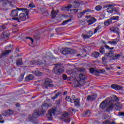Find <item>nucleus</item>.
Returning a JSON list of instances; mask_svg holds the SVG:
<instances>
[{
  "label": "nucleus",
  "instance_id": "nucleus-43",
  "mask_svg": "<svg viewBox=\"0 0 124 124\" xmlns=\"http://www.w3.org/2000/svg\"><path fill=\"white\" fill-rule=\"evenodd\" d=\"M103 124H116V123H115V122L114 121L111 122L110 121L107 120L104 122Z\"/></svg>",
  "mask_w": 124,
  "mask_h": 124
},
{
  "label": "nucleus",
  "instance_id": "nucleus-64",
  "mask_svg": "<svg viewBox=\"0 0 124 124\" xmlns=\"http://www.w3.org/2000/svg\"><path fill=\"white\" fill-rule=\"evenodd\" d=\"M16 107H20V106H21V105H20V103H16Z\"/></svg>",
  "mask_w": 124,
  "mask_h": 124
},
{
  "label": "nucleus",
  "instance_id": "nucleus-29",
  "mask_svg": "<svg viewBox=\"0 0 124 124\" xmlns=\"http://www.w3.org/2000/svg\"><path fill=\"white\" fill-rule=\"evenodd\" d=\"M113 108H114L117 111H120L121 107L122 106L120 105V104H113Z\"/></svg>",
  "mask_w": 124,
  "mask_h": 124
},
{
  "label": "nucleus",
  "instance_id": "nucleus-4",
  "mask_svg": "<svg viewBox=\"0 0 124 124\" xmlns=\"http://www.w3.org/2000/svg\"><path fill=\"white\" fill-rule=\"evenodd\" d=\"M56 112L57 109L56 108H51L48 110V113L46 114V118L49 121L53 120V116L56 115Z\"/></svg>",
  "mask_w": 124,
  "mask_h": 124
},
{
  "label": "nucleus",
  "instance_id": "nucleus-49",
  "mask_svg": "<svg viewBox=\"0 0 124 124\" xmlns=\"http://www.w3.org/2000/svg\"><path fill=\"white\" fill-rule=\"evenodd\" d=\"M6 28H5V26L4 25H0V32H1V31H4Z\"/></svg>",
  "mask_w": 124,
  "mask_h": 124
},
{
  "label": "nucleus",
  "instance_id": "nucleus-60",
  "mask_svg": "<svg viewBox=\"0 0 124 124\" xmlns=\"http://www.w3.org/2000/svg\"><path fill=\"white\" fill-rule=\"evenodd\" d=\"M106 57H103L102 58V62H105V61H106Z\"/></svg>",
  "mask_w": 124,
  "mask_h": 124
},
{
  "label": "nucleus",
  "instance_id": "nucleus-47",
  "mask_svg": "<svg viewBox=\"0 0 124 124\" xmlns=\"http://www.w3.org/2000/svg\"><path fill=\"white\" fill-rule=\"evenodd\" d=\"M69 22H71V19H68L67 20H64L62 23V26H64L65 25H67Z\"/></svg>",
  "mask_w": 124,
  "mask_h": 124
},
{
  "label": "nucleus",
  "instance_id": "nucleus-7",
  "mask_svg": "<svg viewBox=\"0 0 124 124\" xmlns=\"http://www.w3.org/2000/svg\"><path fill=\"white\" fill-rule=\"evenodd\" d=\"M49 105L47 103H44L43 105L42 106L41 108V110L40 111V114L41 116H43L45 113H46V110L48 109Z\"/></svg>",
  "mask_w": 124,
  "mask_h": 124
},
{
  "label": "nucleus",
  "instance_id": "nucleus-20",
  "mask_svg": "<svg viewBox=\"0 0 124 124\" xmlns=\"http://www.w3.org/2000/svg\"><path fill=\"white\" fill-rule=\"evenodd\" d=\"M88 25H93L94 23L96 22V19L94 17H91L89 19L87 20Z\"/></svg>",
  "mask_w": 124,
  "mask_h": 124
},
{
  "label": "nucleus",
  "instance_id": "nucleus-28",
  "mask_svg": "<svg viewBox=\"0 0 124 124\" xmlns=\"http://www.w3.org/2000/svg\"><path fill=\"white\" fill-rule=\"evenodd\" d=\"M119 42V39H114L112 41H108V43H109L111 45H117V43Z\"/></svg>",
  "mask_w": 124,
  "mask_h": 124
},
{
  "label": "nucleus",
  "instance_id": "nucleus-58",
  "mask_svg": "<svg viewBox=\"0 0 124 124\" xmlns=\"http://www.w3.org/2000/svg\"><path fill=\"white\" fill-rule=\"evenodd\" d=\"M71 11H74V13H77L78 12V9H73Z\"/></svg>",
  "mask_w": 124,
  "mask_h": 124
},
{
  "label": "nucleus",
  "instance_id": "nucleus-14",
  "mask_svg": "<svg viewBox=\"0 0 124 124\" xmlns=\"http://www.w3.org/2000/svg\"><path fill=\"white\" fill-rule=\"evenodd\" d=\"M45 85L46 86V88H48V87H53L52 80L50 78H46L45 81Z\"/></svg>",
  "mask_w": 124,
  "mask_h": 124
},
{
  "label": "nucleus",
  "instance_id": "nucleus-26",
  "mask_svg": "<svg viewBox=\"0 0 124 124\" xmlns=\"http://www.w3.org/2000/svg\"><path fill=\"white\" fill-rule=\"evenodd\" d=\"M79 77L81 79L80 81H81V82H84V84H85L84 80L87 78V76H86L84 74H80L79 75Z\"/></svg>",
  "mask_w": 124,
  "mask_h": 124
},
{
  "label": "nucleus",
  "instance_id": "nucleus-23",
  "mask_svg": "<svg viewBox=\"0 0 124 124\" xmlns=\"http://www.w3.org/2000/svg\"><path fill=\"white\" fill-rule=\"evenodd\" d=\"M108 107L106 108V112H111L112 110L113 109V103H110L109 105H108Z\"/></svg>",
  "mask_w": 124,
  "mask_h": 124
},
{
  "label": "nucleus",
  "instance_id": "nucleus-48",
  "mask_svg": "<svg viewBox=\"0 0 124 124\" xmlns=\"http://www.w3.org/2000/svg\"><path fill=\"white\" fill-rule=\"evenodd\" d=\"M95 9L96 10V11H100V10L102 9V6L101 5H97L95 6Z\"/></svg>",
  "mask_w": 124,
  "mask_h": 124
},
{
  "label": "nucleus",
  "instance_id": "nucleus-10",
  "mask_svg": "<svg viewBox=\"0 0 124 124\" xmlns=\"http://www.w3.org/2000/svg\"><path fill=\"white\" fill-rule=\"evenodd\" d=\"M10 35V34L9 33V31L8 30H6L1 33V36L2 38H4L5 40H7L8 38H9Z\"/></svg>",
  "mask_w": 124,
  "mask_h": 124
},
{
  "label": "nucleus",
  "instance_id": "nucleus-52",
  "mask_svg": "<svg viewBox=\"0 0 124 124\" xmlns=\"http://www.w3.org/2000/svg\"><path fill=\"white\" fill-rule=\"evenodd\" d=\"M63 80H68V78H67V76L66 75H63Z\"/></svg>",
  "mask_w": 124,
  "mask_h": 124
},
{
  "label": "nucleus",
  "instance_id": "nucleus-56",
  "mask_svg": "<svg viewBox=\"0 0 124 124\" xmlns=\"http://www.w3.org/2000/svg\"><path fill=\"white\" fill-rule=\"evenodd\" d=\"M46 60H45V62H46V64H50V63H49L48 61H47V60H49V59H50L49 57H46Z\"/></svg>",
  "mask_w": 124,
  "mask_h": 124
},
{
  "label": "nucleus",
  "instance_id": "nucleus-46",
  "mask_svg": "<svg viewBox=\"0 0 124 124\" xmlns=\"http://www.w3.org/2000/svg\"><path fill=\"white\" fill-rule=\"evenodd\" d=\"M84 116L85 117H90L91 116V110H87L85 113V114H84Z\"/></svg>",
  "mask_w": 124,
  "mask_h": 124
},
{
  "label": "nucleus",
  "instance_id": "nucleus-33",
  "mask_svg": "<svg viewBox=\"0 0 124 124\" xmlns=\"http://www.w3.org/2000/svg\"><path fill=\"white\" fill-rule=\"evenodd\" d=\"M34 77L31 74H30L28 77L25 78L26 81H31V80H33Z\"/></svg>",
  "mask_w": 124,
  "mask_h": 124
},
{
  "label": "nucleus",
  "instance_id": "nucleus-62",
  "mask_svg": "<svg viewBox=\"0 0 124 124\" xmlns=\"http://www.w3.org/2000/svg\"><path fill=\"white\" fill-rule=\"evenodd\" d=\"M60 30H61V28H56V32H59V31H60Z\"/></svg>",
  "mask_w": 124,
  "mask_h": 124
},
{
  "label": "nucleus",
  "instance_id": "nucleus-18",
  "mask_svg": "<svg viewBox=\"0 0 124 124\" xmlns=\"http://www.w3.org/2000/svg\"><path fill=\"white\" fill-rule=\"evenodd\" d=\"M110 100V103H113V102H117V101H119L120 100L119 98L117 97L116 95H112V97L108 98Z\"/></svg>",
  "mask_w": 124,
  "mask_h": 124
},
{
  "label": "nucleus",
  "instance_id": "nucleus-30",
  "mask_svg": "<svg viewBox=\"0 0 124 124\" xmlns=\"http://www.w3.org/2000/svg\"><path fill=\"white\" fill-rule=\"evenodd\" d=\"M32 73L33 74H34V75H35L36 76H41V75H42V73L37 70L32 71Z\"/></svg>",
  "mask_w": 124,
  "mask_h": 124
},
{
  "label": "nucleus",
  "instance_id": "nucleus-12",
  "mask_svg": "<svg viewBox=\"0 0 124 124\" xmlns=\"http://www.w3.org/2000/svg\"><path fill=\"white\" fill-rule=\"evenodd\" d=\"M110 88H111V89H113V90H115V91H122V90H123V87L122 86L116 84H111Z\"/></svg>",
  "mask_w": 124,
  "mask_h": 124
},
{
  "label": "nucleus",
  "instance_id": "nucleus-53",
  "mask_svg": "<svg viewBox=\"0 0 124 124\" xmlns=\"http://www.w3.org/2000/svg\"><path fill=\"white\" fill-rule=\"evenodd\" d=\"M62 11H67L68 10L67 9V7H63L61 8Z\"/></svg>",
  "mask_w": 124,
  "mask_h": 124
},
{
  "label": "nucleus",
  "instance_id": "nucleus-54",
  "mask_svg": "<svg viewBox=\"0 0 124 124\" xmlns=\"http://www.w3.org/2000/svg\"><path fill=\"white\" fill-rule=\"evenodd\" d=\"M89 71L90 72V73H94V69L93 68H91L90 69H89Z\"/></svg>",
  "mask_w": 124,
  "mask_h": 124
},
{
  "label": "nucleus",
  "instance_id": "nucleus-61",
  "mask_svg": "<svg viewBox=\"0 0 124 124\" xmlns=\"http://www.w3.org/2000/svg\"><path fill=\"white\" fill-rule=\"evenodd\" d=\"M102 42L103 44H104V45H105V46H106V45H107V43H108L104 41H102Z\"/></svg>",
  "mask_w": 124,
  "mask_h": 124
},
{
  "label": "nucleus",
  "instance_id": "nucleus-13",
  "mask_svg": "<svg viewBox=\"0 0 124 124\" xmlns=\"http://www.w3.org/2000/svg\"><path fill=\"white\" fill-rule=\"evenodd\" d=\"M93 34V32L92 31H90L88 32H86V34H83L82 37H83L84 39H87L92 36Z\"/></svg>",
  "mask_w": 124,
  "mask_h": 124
},
{
  "label": "nucleus",
  "instance_id": "nucleus-38",
  "mask_svg": "<svg viewBox=\"0 0 124 124\" xmlns=\"http://www.w3.org/2000/svg\"><path fill=\"white\" fill-rule=\"evenodd\" d=\"M99 51L102 55H103V54H105V49L104 48V47L103 46H101L100 47Z\"/></svg>",
  "mask_w": 124,
  "mask_h": 124
},
{
  "label": "nucleus",
  "instance_id": "nucleus-9",
  "mask_svg": "<svg viewBox=\"0 0 124 124\" xmlns=\"http://www.w3.org/2000/svg\"><path fill=\"white\" fill-rule=\"evenodd\" d=\"M28 63L30 65H41L43 64V62H38L35 60H31L28 62Z\"/></svg>",
  "mask_w": 124,
  "mask_h": 124
},
{
  "label": "nucleus",
  "instance_id": "nucleus-27",
  "mask_svg": "<svg viewBox=\"0 0 124 124\" xmlns=\"http://www.w3.org/2000/svg\"><path fill=\"white\" fill-rule=\"evenodd\" d=\"M100 53L97 51H94L92 53L91 56L93 57V58H95V59H97L98 57H99Z\"/></svg>",
  "mask_w": 124,
  "mask_h": 124
},
{
  "label": "nucleus",
  "instance_id": "nucleus-25",
  "mask_svg": "<svg viewBox=\"0 0 124 124\" xmlns=\"http://www.w3.org/2000/svg\"><path fill=\"white\" fill-rule=\"evenodd\" d=\"M74 103L75 106L76 107H79L80 105V99H76L75 100H73V103Z\"/></svg>",
  "mask_w": 124,
  "mask_h": 124
},
{
  "label": "nucleus",
  "instance_id": "nucleus-36",
  "mask_svg": "<svg viewBox=\"0 0 124 124\" xmlns=\"http://www.w3.org/2000/svg\"><path fill=\"white\" fill-rule=\"evenodd\" d=\"M63 55H68V54H70V50L68 48H65L63 50L62 52Z\"/></svg>",
  "mask_w": 124,
  "mask_h": 124
},
{
  "label": "nucleus",
  "instance_id": "nucleus-6",
  "mask_svg": "<svg viewBox=\"0 0 124 124\" xmlns=\"http://www.w3.org/2000/svg\"><path fill=\"white\" fill-rule=\"evenodd\" d=\"M110 102H111V100H109V98H107L101 103L100 104V108H101V109H103V110H104V109L106 108L107 105H109Z\"/></svg>",
  "mask_w": 124,
  "mask_h": 124
},
{
  "label": "nucleus",
  "instance_id": "nucleus-11",
  "mask_svg": "<svg viewBox=\"0 0 124 124\" xmlns=\"http://www.w3.org/2000/svg\"><path fill=\"white\" fill-rule=\"evenodd\" d=\"M85 85V81H82V80H80L78 81V80H76L74 82V86L75 88H78V87H82Z\"/></svg>",
  "mask_w": 124,
  "mask_h": 124
},
{
  "label": "nucleus",
  "instance_id": "nucleus-35",
  "mask_svg": "<svg viewBox=\"0 0 124 124\" xmlns=\"http://www.w3.org/2000/svg\"><path fill=\"white\" fill-rule=\"evenodd\" d=\"M17 9H18L19 11H22V12H26L27 14H28V13H29L30 11H29V10H28V9L26 8H17Z\"/></svg>",
  "mask_w": 124,
  "mask_h": 124
},
{
  "label": "nucleus",
  "instance_id": "nucleus-41",
  "mask_svg": "<svg viewBox=\"0 0 124 124\" xmlns=\"http://www.w3.org/2000/svg\"><path fill=\"white\" fill-rule=\"evenodd\" d=\"M121 54H116L115 55L112 57V60H119L121 58Z\"/></svg>",
  "mask_w": 124,
  "mask_h": 124
},
{
  "label": "nucleus",
  "instance_id": "nucleus-40",
  "mask_svg": "<svg viewBox=\"0 0 124 124\" xmlns=\"http://www.w3.org/2000/svg\"><path fill=\"white\" fill-rule=\"evenodd\" d=\"M119 18H120L119 16H112L110 17L111 21H119Z\"/></svg>",
  "mask_w": 124,
  "mask_h": 124
},
{
  "label": "nucleus",
  "instance_id": "nucleus-22",
  "mask_svg": "<svg viewBox=\"0 0 124 124\" xmlns=\"http://www.w3.org/2000/svg\"><path fill=\"white\" fill-rule=\"evenodd\" d=\"M18 17L19 20H21V21H26V19H27L26 14L24 13L20 14Z\"/></svg>",
  "mask_w": 124,
  "mask_h": 124
},
{
  "label": "nucleus",
  "instance_id": "nucleus-1",
  "mask_svg": "<svg viewBox=\"0 0 124 124\" xmlns=\"http://www.w3.org/2000/svg\"><path fill=\"white\" fill-rule=\"evenodd\" d=\"M108 8H107V11L108 12V13H115V14L119 13L118 7H115L114 5L112 4L108 5Z\"/></svg>",
  "mask_w": 124,
  "mask_h": 124
},
{
  "label": "nucleus",
  "instance_id": "nucleus-16",
  "mask_svg": "<svg viewBox=\"0 0 124 124\" xmlns=\"http://www.w3.org/2000/svg\"><path fill=\"white\" fill-rule=\"evenodd\" d=\"M111 31H113V32H115L118 34V37H120V29L118 27H112L110 29Z\"/></svg>",
  "mask_w": 124,
  "mask_h": 124
},
{
  "label": "nucleus",
  "instance_id": "nucleus-55",
  "mask_svg": "<svg viewBox=\"0 0 124 124\" xmlns=\"http://www.w3.org/2000/svg\"><path fill=\"white\" fill-rule=\"evenodd\" d=\"M24 74H21L20 77H19V80L20 81H22V80H23V79H24Z\"/></svg>",
  "mask_w": 124,
  "mask_h": 124
},
{
  "label": "nucleus",
  "instance_id": "nucleus-45",
  "mask_svg": "<svg viewBox=\"0 0 124 124\" xmlns=\"http://www.w3.org/2000/svg\"><path fill=\"white\" fill-rule=\"evenodd\" d=\"M0 2H1L3 4H8L10 1L9 0H0Z\"/></svg>",
  "mask_w": 124,
  "mask_h": 124
},
{
  "label": "nucleus",
  "instance_id": "nucleus-31",
  "mask_svg": "<svg viewBox=\"0 0 124 124\" xmlns=\"http://www.w3.org/2000/svg\"><path fill=\"white\" fill-rule=\"evenodd\" d=\"M16 65L18 66L19 65H23V60L21 58H19L16 60Z\"/></svg>",
  "mask_w": 124,
  "mask_h": 124
},
{
  "label": "nucleus",
  "instance_id": "nucleus-44",
  "mask_svg": "<svg viewBox=\"0 0 124 124\" xmlns=\"http://www.w3.org/2000/svg\"><path fill=\"white\" fill-rule=\"evenodd\" d=\"M66 100L68 101V102H70L71 103H73V100L70 98L69 96H66Z\"/></svg>",
  "mask_w": 124,
  "mask_h": 124
},
{
  "label": "nucleus",
  "instance_id": "nucleus-42",
  "mask_svg": "<svg viewBox=\"0 0 124 124\" xmlns=\"http://www.w3.org/2000/svg\"><path fill=\"white\" fill-rule=\"evenodd\" d=\"M51 15L53 19H54V18H56L57 15H58V14L54 10H52L51 12Z\"/></svg>",
  "mask_w": 124,
  "mask_h": 124
},
{
  "label": "nucleus",
  "instance_id": "nucleus-17",
  "mask_svg": "<svg viewBox=\"0 0 124 124\" xmlns=\"http://www.w3.org/2000/svg\"><path fill=\"white\" fill-rule=\"evenodd\" d=\"M11 52V50H5L2 52L0 55V59H3L4 57H6Z\"/></svg>",
  "mask_w": 124,
  "mask_h": 124
},
{
  "label": "nucleus",
  "instance_id": "nucleus-3",
  "mask_svg": "<svg viewBox=\"0 0 124 124\" xmlns=\"http://www.w3.org/2000/svg\"><path fill=\"white\" fill-rule=\"evenodd\" d=\"M18 13H19V10L18 9V8H17L16 9H14L11 11L10 14V16H11V17H13L12 18V20H14V21H17L18 22H20V20L19 19V18L15 17L18 16Z\"/></svg>",
  "mask_w": 124,
  "mask_h": 124
},
{
  "label": "nucleus",
  "instance_id": "nucleus-59",
  "mask_svg": "<svg viewBox=\"0 0 124 124\" xmlns=\"http://www.w3.org/2000/svg\"><path fill=\"white\" fill-rule=\"evenodd\" d=\"M118 114L119 116H122L123 117H124V112H119Z\"/></svg>",
  "mask_w": 124,
  "mask_h": 124
},
{
  "label": "nucleus",
  "instance_id": "nucleus-5",
  "mask_svg": "<svg viewBox=\"0 0 124 124\" xmlns=\"http://www.w3.org/2000/svg\"><path fill=\"white\" fill-rule=\"evenodd\" d=\"M70 117V114H69L68 112H64L63 114H62L61 119L65 123L68 124L70 123V118H69Z\"/></svg>",
  "mask_w": 124,
  "mask_h": 124
},
{
  "label": "nucleus",
  "instance_id": "nucleus-39",
  "mask_svg": "<svg viewBox=\"0 0 124 124\" xmlns=\"http://www.w3.org/2000/svg\"><path fill=\"white\" fill-rule=\"evenodd\" d=\"M74 7H75V8H77L78 7H79L80 6V3H79V1H75L74 2V3H73Z\"/></svg>",
  "mask_w": 124,
  "mask_h": 124
},
{
  "label": "nucleus",
  "instance_id": "nucleus-37",
  "mask_svg": "<svg viewBox=\"0 0 124 124\" xmlns=\"http://www.w3.org/2000/svg\"><path fill=\"white\" fill-rule=\"evenodd\" d=\"M101 29H102V26L101 25H99L97 27H96V28L94 29V34L96 33V32H97V31H98L99 30H101Z\"/></svg>",
  "mask_w": 124,
  "mask_h": 124
},
{
  "label": "nucleus",
  "instance_id": "nucleus-63",
  "mask_svg": "<svg viewBox=\"0 0 124 124\" xmlns=\"http://www.w3.org/2000/svg\"><path fill=\"white\" fill-rule=\"evenodd\" d=\"M71 7H72V5H70L67 6V8L68 10L69 9H70V8H71Z\"/></svg>",
  "mask_w": 124,
  "mask_h": 124
},
{
  "label": "nucleus",
  "instance_id": "nucleus-24",
  "mask_svg": "<svg viewBox=\"0 0 124 124\" xmlns=\"http://www.w3.org/2000/svg\"><path fill=\"white\" fill-rule=\"evenodd\" d=\"M105 56L108 58H113L114 56V52L109 50L108 52L105 53Z\"/></svg>",
  "mask_w": 124,
  "mask_h": 124
},
{
  "label": "nucleus",
  "instance_id": "nucleus-51",
  "mask_svg": "<svg viewBox=\"0 0 124 124\" xmlns=\"http://www.w3.org/2000/svg\"><path fill=\"white\" fill-rule=\"evenodd\" d=\"M29 6V7H31V8H34V7H35V5L33 4V3H30Z\"/></svg>",
  "mask_w": 124,
  "mask_h": 124
},
{
  "label": "nucleus",
  "instance_id": "nucleus-32",
  "mask_svg": "<svg viewBox=\"0 0 124 124\" xmlns=\"http://www.w3.org/2000/svg\"><path fill=\"white\" fill-rule=\"evenodd\" d=\"M112 22V21L110 18L104 21V25L107 27L108 26H109V25H111Z\"/></svg>",
  "mask_w": 124,
  "mask_h": 124
},
{
  "label": "nucleus",
  "instance_id": "nucleus-50",
  "mask_svg": "<svg viewBox=\"0 0 124 124\" xmlns=\"http://www.w3.org/2000/svg\"><path fill=\"white\" fill-rule=\"evenodd\" d=\"M25 39H30V41H31V44H32V43H33L34 40H33V39H32V38H31V37H26Z\"/></svg>",
  "mask_w": 124,
  "mask_h": 124
},
{
  "label": "nucleus",
  "instance_id": "nucleus-57",
  "mask_svg": "<svg viewBox=\"0 0 124 124\" xmlns=\"http://www.w3.org/2000/svg\"><path fill=\"white\" fill-rule=\"evenodd\" d=\"M105 48L107 49V50H110V47L108 45H106L104 46Z\"/></svg>",
  "mask_w": 124,
  "mask_h": 124
},
{
  "label": "nucleus",
  "instance_id": "nucleus-8",
  "mask_svg": "<svg viewBox=\"0 0 124 124\" xmlns=\"http://www.w3.org/2000/svg\"><path fill=\"white\" fill-rule=\"evenodd\" d=\"M87 12H89V13H93V12H94V10H91L90 9H88L83 12H81L78 14V18H82L83 16L85 14V13H87Z\"/></svg>",
  "mask_w": 124,
  "mask_h": 124
},
{
  "label": "nucleus",
  "instance_id": "nucleus-15",
  "mask_svg": "<svg viewBox=\"0 0 124 124\" xmlns=\"http://www.w3.org/2000/svg\"><path fill=\"white\" fill-rule=\"evenodd\" d=\"M13 113H14V111L12 109H9L8 110L3 111L2 115L6 117V116H10V115H12Z\"/></svg>",
  "mask_w": 124,
  "mask_h": 124
},
{
  "label": "nucleus",
  "instance_id": "nucleus-19",
  "mask_svg": "<svg viewBox=\"0 0 124 124\" xmlns=\"http://www.w3.org/2000/svg\"><path fill=\"white\" fill-rule=\"evenodd\" d=\"M96 97H97V95L96 94L89 95L87 96V100H88V101H90L91 100H95Z\"/></svg>",
  "mask_w": 124,
  "mask_h": 124
},
{
  "label": "nucleus",
  "instance_id": "nucleus-21",
  "mask_svg": "<svg viewBox=\"0 0 124 124\" xmlns=\"http://www.w3.org/2000/svg\"><path fill=\"white\" fill-rule=\"evenodd\" d=\"M32 116L34 119H36V118H38L39 116H41L40 110H35L33 113Z\"/></svg>",
  "mask_w": 124,
  "mask_h": 124
},
{
  "label": "nucleus",
  "instance_id": "nucleus-2",
  "mask_svg": "<svg viewBox=\"0 0 124 124\" xmlns=\"http://www.w3.org/2000/svg\"><path fill=\"white\" fill-rule=\"evenodd\" d=\"M64 71V68L63 66H57L55 67L53 70L52 72L56 74V75H60V74H62L63 73Z\"/></svg>",
  "mask_w": 124,
  "mask_h": 124
},
{
  "label": "nucleus",
  "instance_id": "nucleus-34",
  "mask_svg": "<svg viewBox=\"0 0 124 124\" xmlns=\"http://www.w3.org/2000/svg\"><path fill=\"white\" fill-rule=\"evenodd\" d=\"M59 95H62V93L60 92H58L56 93H55V95L51 98L52 100H54V99H56V98H58V96Z\"/></svg>",
  "mask_w": 124,
  "mask_h": 124
}]
</instances>
